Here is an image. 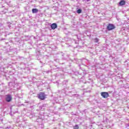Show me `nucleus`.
<instances>
[{"instance_id": "10", "label": "nucleus", "mask_w": 129, "mask_h": 129, "mask_svg": "<svg viewBox=\"0 0 129 129\" xmlns=\"http://www.w3.org/2000/svg\"><path fill=\"white\" fill-rule=\"evenodd\" d=\"M77 13L78 14H81V13H82V10H81V9H79L77 11Z\"/></svg>"}, {"instance_id": "14", "label": "nucleus", "mask_w": 129, "mask_h": 129, "mask_svg": "<svg viewBox=\"0 0 129 129\" xmlns=\"http://www.w3.org/2000/svg\"><path fill=\"white\" fill-rule=\"evenodd\" d=\"M63 59H64V60H66L67 58L64 57H63Z\"/></svg>"}, {"instance_id": "5", "label": "nucleus", "mask_w": 129, "mask_h": 129, "mask_svg": "<svg viewBox=\"0 0 129 129\" xmlns=\"http://www.w3.org/2000/svg\"><path fill=\"white\" fill-rule=\"evenodd\" d=\"M52 30H55V29H56L57 28V24L56 23H53L50 26Z\"/></svg>"}, {"instance_id": "9", "label": "nucleus", "mask_w": 129, "mask_h": 129, "mask_svg": "<svg viewBox=\"0 0 129 129\" xmlns=\"http://www.w3.org/2000/svg\"><path fill=\"white\" fill-rule=\"evenodd\" d=\"M72 96L74 97H77V98H79V97H80V96H79L78 94H73L72 95Z\"/></svg>"}, {"instance_id": "6", "label": "nucleus", "mask_w": 129, "mask_h": 129, "mask_svg": "<svg viewBox=\"0 0 129 129\" xmlns=\"http://www.w3.org/2000/svg\"><path fill=\"white\" fill-rule=\"evenodd\" d=\"M119 6H124V5H125V1H124L123 0H121L119 3Z\"/></svg>"}, {"instance_id": "1", "label": "nucleus", "mask_w": 129, "mask_h": 129, "mask_svg": "<svg viewBox=\"0 0 129 129\" xmlns=\"http://www.w3.org/2000/svg\"><path fill=\"white\" fill-rule=\"evenodd\" d=\"M38 97L39 99H41V100H44V99L46 98V96H45V93L40 92L38 95Z\"/></svg>"}, {"instance_id": "3", "label": "nucleus", "mask_w": 129, "mask_h": 129, "mask_svg": "<svg viewBox=\"0 0 129 129\" xmlns=\"http://www.w3.org/2000/svg\"><path fill=\"white\" fill-rule=\"evenodd\" d=\"M114 29H115V26H114V25L113 24H109L107 26V29L108 31H111Z\"/></svg>"}, {"instance_id": "17", "label": "nucleus", "mask_w": 129, "mask_h": 129, "mask_svg": "<svg viewBox=\"0 0 129 129\" xmlns=\"http://www.w3.org/2000/svg\"><path fill=\"white\" fill-rule=\"evenodd\" d=\"M2 40H5V38H4V39H2Z\"/></svg>"}, {"instance_id": "2", "label": "nucleus", "mask_w": 129, "mask_h": 129, "mask_svg": "<svg viewBox=\"0 0 129 129\" xmlns=\"http://www.w3.org/2000/svg\"><path fill=\"white\" fill-rule=\"evenodd\" d=\"M12 95L10 94H8L5 96V100L7 102H11L12 101Z\"/></svg>"}, {"instance_id": "13", "label": "nucleus", "mask_w": 129, "mask_h": 129, "mask_svg": "<svg viewBox=\"0 0 129 129\" xmlns=\"http://www.w3.org/2000/svg\"><path fill=\"white\" fill-rule=\"evenodd\" d=\"M7 128L10 129V128H11V126H8V127H7Z\"/></svg>"}, {"instance_id": "4", "label": "nucleus", "mask_w": 129, "mask_h": 129, "mask_svg": "<svg viewBox=\"0 0 129 129\" xmlns=\"http://www.w3.org/2000/svg\"><path fill=\"white\" fill-rule=\"evenodd\" d=\"M101 95L103 98H107L109 96L108 92H102L101 93Z\"/></svg>"}, {"instance_id": "7", "label": "nucleus", "mask_w": 129, "mask_h": 129, "mask_svg": "<svg viewBox=\"0 0 129 129\" xmlns=\"http://www.w3.org/2000/svg\"><path fill=\"white\" fill-rule=\"evenodd\" d=\"M38 12H39V10H38L37 9H32L33 14H37V13H38Z\"/></svg>"}, {"instance_id": "16", "label": "nucleus", "mask_w": 129, "mask_h": 129, "mask_svg": "<svg viewBox=\"0 0 129 129\" xmlns=\"http://www.w3.org/2000/svg\"><path fill=\"white\" fill-rule=\"evenodd\" d=\"M64 54H62V57H64Z\"/></svg>"}, {"instance_id": "15", "label": "nucleus", "mask_w": 129, "mask_h": 129, "mask_svg": "<svg viewBox=\"0 0 129 129\" xmlns=\"http://www.w3.org/2000/svg\"><path fill=\"white\" fill-rule=\"evenodd\" d=\"M87 1V2H89V1H90V0H86Z\"/></svg>"}, {"instance_id": "11", "label": "nucleus", "mask_w": 129, "mask_h": 129, "mask_svg": "<svg viewBox=\"0 0 129 129\" xmlns=\"http://www.w3.org/2000/svg\"><path fill=\"white\" fill-rule=\"evenodd\" d=\"M74 129H79V126H78V125H75V126H74Z\"/></svg>"}, {"instance_id": "12", "label": "nucleus", "mask_w": 129, "mask_h": 129, "mask_svg": "<svg viewBox=\"0 0 129 129\" xmlns=\"http://www.w3.org/2000/svg\"><path fill=\"white\" fill-rule=\"evenodd\" d=\"M67 82H68L67 81H63V83H65V84H66L67 83Z\"/></svg>"}, {"instance_id": "8", "label": "nucleus", "mask_w": 129, "mask_h": 129, "mask_svg": "<svg viewBox=\"0 0 129 129\" xmlns=\"http://www.w3.org/2000/svg\"><path fill=\"white\" fill-rule=\"evenodd\" d=\"M93 40L94 43H98L99 42V39L97 38H94Z\"/></svg>"}]
</instances>
